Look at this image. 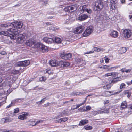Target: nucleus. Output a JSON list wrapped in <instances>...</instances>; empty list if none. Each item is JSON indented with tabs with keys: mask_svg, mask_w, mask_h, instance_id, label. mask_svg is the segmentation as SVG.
<instances>
[{
	"mask_svg": "<svg viewBox=\"0 0 132 132\" xmlns=\"http://www.w3.org/2000/svg\"><path fill=\"white\" fill-rule=\"evenodd\" d=\"M8 31L12 33L9 34V36L11 39L15 40L18 35L20 32V31L16 28L15 29L14 28H9L8 29Z\"/></svg>",
	"mask_w": 132,
	"mask_h": 132,
	"instance_id": "obj_1",
	"label": "nucleus"
},
{
	"mask_svg": "<svg viewBox=\"0 0 132 132\" xmlns=\"http://www.w3.org/2000/svg\"><path fill=\"white\" fill-rule=\"evenodd\" d=\"M38 42L33 39H30L27 40L26 43V45L33 48L37 47V44Z\"/></svg>",
	"mask_w": 132,
	"mask_h": 132,
	"instance_id": "obj_2",
	"label": "nucleus"
},
{
	"mask_svg": "<svg viewBox=\"0 0 132 132\" xmlns=\"http://www.w3.org/2000/svg\"><path fill=\"white\" fill-rule=\"evenodd\" d=\"M95 6L96 8V9H95L96 11H100L103 7V2L100 0H97L96 2Z\"/></svg>",
	"mask_w": 132,
	"mask_h": 132,
	"instance_id": "obj_3",
	"label": "nucleus"
},
{
	"mask_svg": "<svg viewBox=\"0 0 132 132\" xmlns=\"http://www.w3.org/2000/svg\"><path fill=\"white\" fill-rule=\"evenodd\" d=\"M37 45V47L36 48L39 49L43 52H47L48 51V49L47 47L45 46L43 44L40 43H38Z\"/></svg>",
	"mask_w": 132,
	"mask_h": 132,
	"instance_id": "obj_4",
	"label": "nucleus"
},
{
	"mask_svg": "<svg viewBox=\"0 0 132 132\" xmlns=\"http://www.w3.org/2000/svg\"><path fill=\"white\" fill-rule=\"evenodd\" d=\"M27 36L25 34H21L18 35L17 42L19 44H21L25 40Z\"/></svg>",
	"mask_w": 132,
	"mask_h": 132,
	"instance_id": "obj_5",
	"label": "nucleus"
},
{
	"mask_svg": "<svg viewBox=\"0 0 132 132\" xmlns=\"http://www.w3.org/2000/svg\"><path fill=\"white\" fill-rule=\"evenodd\" d=\"M93 27L90 26L87 27L83 33V37H87L93 31Z\"/></svg>",
	"mask_w": 132,
	"mask_h": 132,
	"instance_id": "obj_6",
	"label": "nucleus"
},
{
	"mask_svg": "<svg viewBox=\"0 0 132 132\" xmlns=\"http://www.w3.org/2000/svg\"><path fill=\"white\" fill-rule=\"evenodd\" d=\"M30 61L29 60H25L23 61H19L15 64L16 67L23 66L26 67L29 65Z\"/></svg>",
	"mask_w": 132,
	"mask_h": 132,
	"instance_id": "obj_7",
	"label": "nucleus"
},
{
	"mask_svg": "<svg viewBox=\"0 0 132 132\" xmlns=\"http://www.w3.org/2000/svg\"><path fill=\"white\" fill-rule=\"evenodd\" d=\"M72 56V55L71 53H66L64 52L61 53L60 55V57L62 59L65 60L70 59Z\"/></svg>",
	"mask_w": 132,
	"mask_h": 132,
	"instance_id": "obj_8",
	"label": "nucleus"
},
{
	"mask_svg": "<svg viewBox=\"0 0 132 132\" xmlns=\"http://www.w3.org/2000/svg\"><path fill=\"white\" fill-rule=\"evenodd\" d=\"M13 26L14 28L20 29L22 27L23 23L21 22H13L11 24Z\"/></svg>",
	"mask_w": 132,
	"mask_h": 132,
	"instance_id": "obj_9",
	"label": "nucleus"
},
{
	"mask_svg": "<svg viewBox=\"0 0 132 132\" xmlns=\"http://www.w3.org/2000/svg\"><path fill=\"white\" fill-rule=\"evenodd\" d=\"M124 36L126 38L130 37L131 35L132 34L130 31L128 30H125L123 32Z\"/></svg>",
	"mask_w": 132,
	"mask_h": 132,
	"instance_id": "obj_10",
	"label": "nucleus"
},
{
	"mask_svg": "<svg viewBox=\"0 0 132 132\" xmlns=\"http://www.w3.org/2000/svg\"><path fill=\"white\" fill-rule=\"evenodd\" d=\"M69 63L67 62L61 61L59 62V66L61 67H67L69 66Z\"/></svg>",
	"mask_w": 132,
	"mask_h": 132,
	"instance_id": "obj_11",
	"label": "nucleus"
},
{
	"mask_svg": "<svg viewBox=\"0 0 132 132\" xmlns=\"http://www.w3.org/2000/svg\"><path fill=\"white\" fill-rule=\"evenodd\" d=\"M74 6H68L65 8L64 10L66 12H71L74 11Z\"/></svg>",
	"mask_w": 132,
	"mask_h": 132,
	"instance_id": "obj_12",
	"label": "nucleus"
},
{
	"mask_svg": "<svg viewBox=\"0 0 132 132\" xmlns=\"http://www.w3.org/2000/svg\"><path fill=\"white\" fill-rule=\"evenodd\" d=\"M82 25L75 28L74 30V32L75 34L81 33L82 31Z\"/></svg>",
	"mask_w": 132,
	"mask_h": 132,
	"instance_id": "obj_13",
	"label": "nucleus"
},
{
	"mask_svg": "<svg viewBox=\"0 0 132 132\" xmlns=\"http://www.w3.org/2000/svg\"><path fill=\"white\" fill-rule=\"evenodd\" d=\"M109 65H104L103 66V69H107L108 71H110L114 70L118 68V66H116L111 67L110 68H109Z\"/></svg>",
	"mask_w": 132,
	"mask_h": 132,
	"instance_id": "obj_14",
	"label": "nucleus"
},
{
	"mask_svg": "<svg viewBox=\"0 0 132 132\" xmlns=\"http://www.w3.org/2000/svg\"><path fill=\"white\" fill-rule=\"evenodd\" d=\"M50 64L52 67L59 66V62L56 60H54L50 61Z\"/></svg>",
	"mask_w": 132,
	"mask_h": 132,
	"instance_id": "obj_15",
	"label": "nucleus"
},
{
	"mask_svg": "<svg viewBox=\"0 0 132 132\" xmlns=\"http://www.w3.org/2000/svg\"><path fill=\"white\" fill-rule=\"evenodd\" d=\"M116 0H111L110 1V4L109 5L110 6V9L112 10L114 9L115 8V5L116 3Z\"/></svg>",
	"mask_w": 132,
	"mask_h": 132,
	"instance_id": "obj_16",
	"label": "nucleus"
},
{
	"mask_svg": "<svg viewBox=\"0 0 132 132\" xmlns=\"http://www.w3.org/2000/svg\"><path fill=\"white\" fill-rule=\"evenodd\" d=\"M86 5H83V12L85 11L87 12L88 13L90 14L92 13V10L90 9L86 8Z\"/></svg>",
	"mask_w": 132,
	"mask_h": 132,
	"instance_id": "obj_17",
	"label": "nucleus"
},
{
	"mask_svg": "<svg viewBox=\"0 0 132 132\" xmlns=\"http://www.w3.org/2000/svg\"><path fill=\"white\" fill-rule=\"evenodd\" d=\"M113 84V83L111 82H111H109V84H106L103 87V88L106 89H110L112 85Z\"/></svg>",
	"mask_w": 132,
	"mask_h": 132,
	"instance_id": "obj_18",
	"label": "nucleus"
},
{
	"mask_svg": "<svg viewBox=\"0 0 132 132\" xmlns=\"http://www.w3.org/2000/svg\"><path fill=\"white\" fill-rule=\"evenodd\" d=\"M110 35L112 37L116 38L118 36V33L116 31H113L110 33Z\"/></svg>",
	"mask_w": 132,
	"mask_h": 132,
	"instance_id": "obj_19",
	"label": "nucleus"
},
{
	"mask_svg": "<svg viewBox=\"0 0 132 132\" xmlns=\"http://www.w3.org/2000/svg\"><path fill=\"white\" fill-rule=\"evenodd\" d=\"M53 39L54 42L55 41L56 43H59L62 42L61 39L56 37H53Z\"/></svg>",
	"mask_w": 132,
	"mask_h": 132,
	"instance_id": "obj_20",
	"label": "nucleus"
},
{
	"mask_svg": "<svg viewBox=\"0 0 132 132\" xmlns=\"http://www.w3.org/2000/svg\"><path fill=\"white\" fill-rule=\"evenodd\" d=\"M27 113H24V114L20 115L18 117V118L21 120H24L26 119V116L27 115Z\"/></svg>",
	"mask_w": 132,
	"mask_h": 132,
	"instance_id": "obj_21",
	"label": "nucleus"
},
{
	"mask_svg": "<svg viewBox=\"0 0 132 132\" xmlns=\"http://www.w3.org/2000/svg\"><path fill=\"white\" fill-rule=\"evenodd\" d=\"M127 49L126 47H122L121 48L119 51V53L123 54L125 53Z\"/></svg>",
	"mask_w": 132,
	"mask_h": 132,
	"instance_id": "obj_22",
	"label": "nucleus"
},
{
	"mask_svg": "<svg viewBox=\"0 0 132 132\" xmlns=\"http://www.w3.org/2000/svg\"><path fill=\"white\" fill-rule=\"evenodd\" d=\"M126 101L123 102L121 104L120 109L122 110L123 109L126 108Z\"/></svg>",
	"mask_w": 132,
	"mask_h": 132,
	"instance_id": "obj_23",
	"label": "nucleus"
},
{
	"mask_svg": "<svg viewBox=\"0 0 132 132\" xmlns=\"http://www.w3.org/2000/svg\"><path fill=\"white\" fill-rule=\"evenodd\" d=\"M123 94L126 95L128 98H129L131 96V93L128 90H125L123 92Z\"/></svg>",
	"mask_w": 132,
	"mask_h": 132,
	"instance_id": "obj_24",
	"label": "nucleus"
},
{
	"mask_svg": "<svg viewBox=\"0 0 132 132\" xmlns=\"http://www.w3.org/2000/svg\"><path fill=\"white\" fill-rule=\"evenodd\" d=\"M82 94V93L81 92H72L71 93V95L72 96L81 95Z\"/></svg>",
	"mask_w": 132,
	"mask_h": 132,
	"instance_id": "obj_25",
	"label": "nucleus"
},
{
	"mask_svg": "<svg viewBox=\"0 0 132 132\" xmlns=\"http://www.w3.org/2000/svg\"><path fill=\"white\" fill-rule=\"evenodd\" d=\"M91 108V107L89 106H84L83 107V111L87 112L90 110Z\"/></svg>",
	"mask_w": 132,
	"mask_h": 132,
	"instance_id": "obj_26",
	"label": "nucleus"
},
{
	"mask_svg": "<svg viewBox=\"0 0 132 132\" xmlns=\"http://www.w3.org/2000/svg\"><path fill=\"white\" fill-rule=\"evenodd\" d=\"M97 47H94L92 49L91 51H89V52L85 53L84 54L93 53L94 52V51L97 52Z\"/></svg>",
	"mask_w": 132,
	"mask_h": 132,
	"instance_id": "obj_27",
	"label": "nucleus"
},
{
	"mask_svg": "<svg viewBox=\"0 0 132 132\" xmlns=\"http://www.w3.org/2000/svg\"><path fill=\"white\" fill-rule=\"evenodd\" d=\"M23 100L22 98H18L12 100L11 101V103L12 102L14 104V103H16L18 102H21Z\"/></svg>",
	"mask_w": 132,
	"mask_h": 132,
	"instance_id": "obj_28",
	"label": "nucleus"
},
{
	"mask_svg": "<svg viewBox=\"0 0 132 132\" xmlns=\"http://www.w3.org/2000/svg\"><path fill=\"white\" fill-rule=\"evenodd\" d=\"M9 32L6 31H2L0 32V35H3L5 36H9Z\"/></svg>",
	"mask_w": 132,
	"mask_h": 132,
	"instance_id": "obj_29",
	"label": "nucleus"
},
{
	"mask_svg": "<svg viewBox=\"0 0 132 132\" xmlns=\"http://www.w3.org/2000/svg\"><path fill=\"white\" fill-rule=\"evenodd\" d=\"M53 42H54L53 37L51 36V37L50 38H48V41L46 43L48 44H50Z\"/></svg>",
	"mask_w": 132,
	"mask_h": 132,
	"instance_id": "obj_30",
	"label": "nucleus"
},
{
	"mask_svg": "<svg viewBox=\"0 0 132 132\" xmlns=\"http://www.w3.org/2000/svg\"><path fill=\"white\" fill-rule=\"evenodd\" d=\"M84 128L86 130H91L92 129V126H88V125L85 126L84 127Z\"/></svg>",
	"mask_w": 132,
	"mask_h": 132,
	"instance_id": "obj_31",
	"label": "nucleus"
},
{
	"mask_svg": "<svg viewBox=\"0 0 132 132\" xmlns=\"http://www.w3.org/2000/svg\"><path fill=\"white\" fill-rule=\"evenodd\" d=\"M7 121H8L7 119L6 118H5L2 119L0 121V122L1 123H3L6 122Z\"/></svg>",
	"mask_w": 132,
	"mask_h": 132,
	"instance_id": "obj_32",
	"label": "nucleus"
},
{
	"mask_svg": "<svg viewBox=\"0 0 132 132\" xmlns=\"http://www.w3.org/2000/svg\"><path fill=\"white\" fill-rule=\"evenodd\" d=\"M120 80L119 77L115 78L113 80H111V82H113V83H115L116 82L119 81Z\"/></svg>",
	"mask_w": 132,
	"mask_h": 132,
	"instance_id": "obj_33",
	"label": "nucleus"
},
{
	"mask_svg": "<svg viewBox=\"0 0 132 132\" xmlns=\"http://www.w3.org/2000/svg\"><path fill=\"white\" fill-rule=\"evenodd\" d=\"M76 20L80 21H82V14L80 15L79 16L76 18Z\"/></svg>",
	"mask_w": 132,
	"mask_h": 132,
	"instance_id": "obj_34",
	"label": "nucleus"
},
{
	"mask_svg": "<svg viewBox=\"0 0 132 132\" xmlns=\"http://www.w3.org/2000/svg\"><path fill=\"white\" fill-rule=\"evenodd\" d=\"M46 100V97L42 99V100L39 102H36V103L38 104H42Z\"/></svg>",
	"mask_w": 132,
	"mask_h": 132,
	"instance_id": "obj_35",
	"label": "nucleus"
},
{
	"mask_svg": "<svg viewBox=\"0 0 132 132\" xmlns=\"http://www.w3.org/2000/svg\"><path fill=\"white\" fill-rule=\"evenodd\" d=\"M109 112V111L108 109H106L104 110L101 111L100 113H108Z\"/></svg>",
	"mask_w": 132,
	"mask_h": 132,
	"instance_id": "obj_36",
	"label": "nucleus"
},
{
	"mask_svg": "<svg viewBox=\"0 0 132 132\" xmlns=\"http://www.w3.org/2000/svg\"><path fill=\"white\" fill-rule=\"evenodd\" d=\"M44 73H45L51 74V71L50 69H47L44 71Z\"/></svg>",
	"mask_w": 132,
	"mask_h": 132,
	"instance_id": "obj_37",
	"label": "nucleus"
},
{
	"mask_svg": "<svg viewBox=\"0 0 132 132\" xmlns=\"http://www.w3.org/2000/svg\"><path fill=\"white\" fill-rule=\"evenodd\" d=\"M46 80V78L44 76H42L40 77L39 78V80L41 81H44Z\"/></svg>",
	"mask_w": 132,
	"mask_h": 132,
	"instance_id": "obj_38",
	"label": "nucleus"
},
{
	"mask_svg": "<svg viewBox=\"0 0 132 132\" xmlns=\"http://www.w3.org/2000/svg\"><path fill=\"white\" fill-rule=\"evenodd\" d=\"M126 85L123 83H121L120 85V88L121 89L124 88L125 86Z\"/></svg>",
	"mask_w": 132,
	"mask_h": 132,
	"instance_id": "obj_39",
	"label": "nucleus"
},
{
	"mask_svg": "<svg viewBox=\"0 0 132 132\" xmlns=\"http://www.w3.org/2000/svg\"><path fill=\"white\" fill-rule=\"evenodd\" d=\"M88 17V16L86 14H83V20L86 19Z\"/></svg>",
	"mask_w": 132,
	"mask_h": 132,
	"instance_id": "obj_40",
	"label": "nucleus"
},
{
	"mask_svg": "<svg viewBox=\"0 0 132 132\" xmlns=\"http://www.w3.org/2000/svg\"><path fill=\"white\" fill-rule=\"evenodd\" d=\"M4 90L3 89L2 86L1 85H0V93L1 94H3L4 93Z\"/></svg>",
	"mask_w": 132,
	"mask_h": 132,
	"instance_id": "obj_41",
	"label": "nucleus"
},
{
	"mask_svg": "<svg viewBox=\"0 0 132 132\" xmlns=\"http://www.w3.org/2000/svg\"><path fill=\"white\" fill-rule=\"evenodd\" d=\"M62 122H64L67 121L68 119V118H61Z\"/></svg>",
	"mask_w": 132,
	"mask_h": 132,
	"instance_id": "obj_42",
	"label": "nucleus"
},
{
	"mask_svg": "<svg viewBox=\"0 0 132 132\" xmlns=\"http://www.w3.org/2000/svg\"><path fill=\"white\" fill-rule=\"evenodd\" d=\"M0 54L2 55H6L7 54V53L5 51H2L1 52H0Z\"/></svg>",
	"mask_w": 132,
	"mask_h": 132,
	"instance_id": "obj_43",
	"label": "nucleus"
},
{
	"mask_svg": "<svg viewBox=\"0 0 132 132\" xmlns=\"http://www.w3.org/2000/svg\"><path fill=\"white\" fill-rule=\"evenodd\" d=\"M104 59L105 60L106 63L109 62V59L108 57H105L104 58Z\"/></svg>",
	"mask_w": 132,
	"mask_h": 132,
	"instance_id": "obj_44",
	"label": "nucleus"
},
{
	"mask_svg": "<svg viewBox=\"0 0 132 132\" xmlns=\"http://www.w3.org/2000/svg\"><path fill=\"white\" fill-rule=\"evenodd\" d=\"M88 122V120H84L83 119V125L84 124H87V123Z\"/></svg>",
	"mask_w": 132,
	"mask_h": 132,
	"instance_id": "obj_45",
	"label": "nucleus"
},
{
	"mask_svg": "<svg viewBox=\"0 0 132 132\" xmlns=\"http://www.w3.org/2000/svg\"><path fill=\"white\" fill-rule=\"evenodd\" d=\"M43 121L41 120H40L39 121H37L36 123H35V124L34 125H33L32 124V126H35L36 125V124H38L40 123H41Z\"/></svg>",
	"mask_w": 132,
	"mask_h": 132,
	"instance_id": "obj_46",
	"label": "nucleus"
},
{
	"mask_svg": "<svg viewBox=\"0 0 132 132\" xmlns=\"http://www.w3.org/2000/svg\"><path fill=\"white\" fill-rule=\"evenodd\" d=\"M19 109L18 108H16L14 109V113H17L19 112Z\"/></svg>",
	"mask_w": 132,
	"mask_h": 132,
	"instance_id": "obj_47",
	"label": "nucleus"
},
{
	"mask_svg": "<svg viewBox=\"0 0 132 132\" xmlns=\"http://www.w3.org/2000/svg\"><path fill=\"white\" fill-rule=\"evenodd\" d=\"M48 38L47 37H45L43 39V40L45 42H46V43H47V41H48Z\"/></svg>",
	"mask_w": 132,
	"mask_h": 132,
	"instance_id": "obj_48",
	"label": "nucleus"
},
{
	"mask_svg": "<svg viewBox=\"0 0 132 132\" xmlns=\"http://www.w3.org/2000/svg\"><path fill=\"white\" fill-rule=\"evenodd\" d=\"M12 72L14 73L18 74L19 73V71L18 70H13L12 71Z\"/></svg>",
	"mask_w": 132,
	"mask_h": 132,
	"instance_id": "obj_49",
	"label": "nucleus"
},
{
	"mask_svg": "<svg viewBox=\"0 0 132 132\" xmlns=\"http://www.w3.org/2000/svg\"><path fill=\"white\" fill-rule=\"evenodd\" d=\"M1 27H6L8 26V25H7V24H1Z\"/></svg>",
	"mask_w": 132,
	"mask_h": 132,
	"instance_id": "obj_50",
	"label": "nucleus"
},
{
	"mask_svg": "<svg viewBox=\"0 0 132 132\" xmlns=\"http://www.w3.org/2000/svg\"><path fill=\"white\" fill-rule=\"evenodd\" d=\"M125 72H126L127 73H129L131 71V69H125Z\"/></svg>",
	"mask_w": 132,
	"mask_h": 132,
	"instance_id": "obj_51",
	"label": "nucleus"
},
{
	"mask_svg": "<svg viewBox=\"0 0 132 132\" xmlns=\"http://www.w3.org/2000/svg\"><path fill=\"white\" fill-rule=\"evenodd\" d=\"M79 125V126H82V120H81V121H80V123H79V124L77 126H78ZM75 126H76L77 125H75Z\"/></svg>",
	"mask_w": 132,
	"mask_h": 132,
	"instance_id": "obj_52",
	"label": "nucleus"
},
{
	"mask_svg": "<svg viewBox=\"0 0 132 132\" xmlns=\"http://www.w3.org/2000/svg\"><path fill=\"white\" fill-rule=\"evenodd\" d=\"M82 105V103L77 105V106L76 107V108H78L80 106H81Z\"/></svg>",
	"mask_w": 132,
	"mask_h": 132,
	"instance_id": "obj_53",
	"label": "nucleus"
},
{
	"mask_svg": "<svg viewBox=\"0 0 132 132\" xmlns=\"http://www.w3.org/2000/svg\"><path fill=\"white\" fill-rule=\"evenodd\" d=\"M13 104V103L12 102V103L11 102V104H10L9 105L7 106V107H6V108H9L10 107H11L12 106V105Z\"/></svg>",
	"mask_w": 132,
	"mask_h": 132,
	"instance_id": "obj_54",
	"label": "nucleus"
},
{
	"mask_svg": "<svg viewBox=\"0 0 132 132\" xmlns=\"http://www.w3.org/2000/svg\"><path fill=\"white\" fill-rule=\"evenodd\" d=\"M125 68H123L121 70H120V71H121L122 73H123L125 72Z\"/></svg>",
	"mask_w": 132,
	"mask_h": 132,
	"instance_id": "obj_55",
	"label": "nucleus"
},
{
	"mask_svg": "<svg viewBox=\"0 0 132 132\" xmlns=\"http://www.w3.org/2000/svg\"><path fill=\"white\" fill-rule=\"evenodd\" d=\"M64 113L63 112H61L60 113V115H59V116H60V117L63 116V115Z\"/></svg>",
	"mask_w": 132,
	"mask_h": 132,
	"instance_id": "obj_56",
	"label": "nucleus"
},
{
	"mask_svg": "<svg viewBox=\"0 0 132 132\" xmlns=\"http://www.w3.org/2000/svg\"><path fill=\"white\" fill-rule=\"evenodd\" d=\"M111 73H108L105 75V76H108L111 75Z\"/></svg>",
	"mask_w": 132,
	"mask_h": 132,
	"instance_id": "obj_57",
	"label": "nucleus"
},
{
	"mask_svg": "<svg viewBox=\"0 0 132 132\" xmlns=\"http://www.w3.org/2000/svg\"><path fill=\"white\" fill-rule=\"evenodd\" d=\"M78 111L82 112V108L81 107L78 110Z\"/></svg>",
	"mask_w": 132,
	"mask_h": 132,
	"instance_id": "obj_58",
	"label": "nucleus"
},
{
	"mask_svg": "<svg viewBox=\"0 0 132 132\" xmlns=\"http://www.w3.org/2000/svg\"><path fill=\"white\" fill-rule=\"evenodd\" d=\"M45 24L47 25H52L51 23L49 22H47L45 23Z\"/></svg>",
	"mask_w": 132,
	"mask_h": 132,
	"instance_id": "obj_59",
	"label": "nucleus"
},
{
	"mask_svg": "<svg viewBox=\"0 0 132 132\" xmlns=\"http://www.w3.org/2000/svg\"><path fill=\"white\" fill-rule=\"evenodd\" d=\"M103 50V49L102 48L101 49L99 48H98L97 47V52H100V51L101 50Z\"/></svg>",
	"mask_w": 132,
	"mask_h": 132,
	"instance_id": "obj_60",
	"label": "nucleus"
},
{
	"mask_svg": "<svg viewBox=\"0 0 132 132\" xmlns=\"http://www.w3.org/2000/svg\"><path fill=\"white\" fill-rule=\"evenodd\" d=\"M60 117V116H59V115L55 117L53 119H58V118Z\"/></svg>",
	"mask_w": 132,
	"mask_h": 132,
	"instance_id": "obj_61",
	"label": "nucleus"
},
{
	"mask_svg": "<svg viewBox=\"0 0 132 132\" xmlns=\"http://www.w3.org/2000/svg\"><path fill=\"white\" fill-rule=\"evenodd\" d=\"M111 75H116V74L117 73L116 72H112V73H111Z\"/></svg>",
	"mask_w": 132,
	"mask_h": 132,
	"instance_id": "obj_62",
	"label": "nucleus"
},
{
	"mask_svg": "<svg viewBox=\"0 0 132 132\" xmlns=\"http://www.w3.org/2000/svg\"><path fill=\"white\" fill-rule=\"evenodd\" d=\"M129 19H131V21H132V15H129Z\"/></svg>",
	"mask_w": 132,
	"mask_h": 132,
	"instance_id": "obj_63",
	"label": "nucleus"
},
{
	"mask_svg": "<svg viewBox=\"0 0 132 132\" xmlns=\"http://www.w3.org/2000/svg\"><path fill=\"white\" fill-rule=\"evenodd\" d=\"M129 109L130 110L131 112H132V106L129 108Z\"/></svg>",
	"mask_w": 132,
	"mask_h": 132,
	"instance_id": "obj_64",
	"label": "nucleus"
}]
</instances>
